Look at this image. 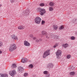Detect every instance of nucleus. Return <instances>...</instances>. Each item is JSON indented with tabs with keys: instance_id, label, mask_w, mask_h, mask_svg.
Wrapping results in <instances>:
<instances>
[{
	"instance_id": "nucleus-1",
	"label": "nucleus",
	"mask_w": 77,
	"mask_h": 77,
	"mask_svg": "<svg viewBox=\"0 0 77 77\" xmlns=\"http://www.w3.org/2000/svg\"><path fill=\"white\" fill-rule=\"evenodd\" d=\"M16 48H17V46L15 44H11L9 46V51L11 52H12V51H13L16 50Z\"/></svg>"
},
{
	"instance_id": "nucleus-2",
	"label": "nucleus",
	"mask_w": 77,
	"mask_h": 77,
	"mask_svg": "<svg viewBox=\"0 0 77 77\" xmlns=\"http://www.w3.org/2000/svg\"><path fill=\"white\" fill-rule=\"evenodd\" d=\"M55 54L57 58L59 59L61 57V56H62V51L60 50H58L55 53Z\"/></svg>"
},
{
	"instance_id": "nucleus-3",
	"label": "nucleus",
	"mask_w": 77,
	"mask_h": 77,
	"mask_svg": "<svg viewBox=\"0 0 77 77\" xmlns=\"http://www.w3.org/2000/svg\"><path fill=\"white\" fill-rule=\"evenodd\" d=\"M37 11L40 12V14L41 15H43L44 14H45L46 11L44 9H42L41 8H37Z\"/></svg>"
},
{
	"instance_id": "nucleus-4",
	"label": "nucleus",
	"mask_w": 77,
	"mask_h": 77,
	"mask_svg": "<svg viewBox=\"0 0 77 77\" xmlns=\"http://www.w3.org/2000/svg\"><path fill=\"white\" fill-rule=\"evenodd\" d=\"M50 50H47L44 53L43 55V58H45L47 57L48 56V55H50Z\"/></svg>"
},
{
	"instance_id": "nucleus-5",
	"label": "nucleus",
	"mask_w": 77,
	"mask_h": 77,
	"mask_svg": "<svg viewBox=\"0 0 77 77\" xmlns=\"http://www.w3.org/2000/svg\"><path fill=\"white\" fill-rule=\"evenodd\" d=\"M41 20H41V19L40 17H37L35 18V23H36V24H38L41 23Z\"/></svg>"
},
{
	"instance_id": "nucleus-6",
	"label": "nucleus",
	"mask_w": 77,
	"mask_h": 77,
	"mask_svg": "<svg viewBox=\"0 0 77 77\" xmlns=\"http://www.w3.org/2000/svg\"><path fill=\"white\" fill-rule=\"evenodd\" d=\"M9 74L10 75H11V76L14 77L15 74H17V73L16 72V71L14 70H13L11 71H10L9 72Z\"/></svg>"
},
{
	"instance_id": "nucleus-7",
	"label": "nucleus",
	"mask_w": 77,
	"mask_h": 77,
	"mask_svg": "<svg viewBox=\"0 0 77 77\" xmlns=\"http://www.w3.org/2000/svg\"><path fill=\"white\" fill-rule=\"evenodd\" d=\"M11 37L12 38V39H14V40H16V41H18V37L16 36L15 34L12 35L11 36Z\"/></svg>"
},
{
	"instance_id": "nucleus-8",
	"label": "nucleus",
	"mask_w": 77,
	"mask_h": 77,
	"mask_svg": "<svg viewBox=\"0 0 77 77\" xmlns=\"http://www.w3.org/2000/svg\"><path fill=\"white\" fill-rule=\"evenodd\" d=\"M24 45L25 46H26V47H29L30 45V43L28 42L26 40H25L24 42Z\"/></svg>"
},
{
	"instance_id": "nucleus-9",
	"label": "nucleus",
	"mask_w": 77,
	"mask_h": 77,
	"mask_svg": "<svg viewBox=\"0 0 77 77\" xmlns=\"http://www.w3.org/2000/svg\"><path fill=\"white\" fill-rule=\"evenodd\" d=\"M24 69L23 68H18V69L17 71L18 72H23Z\"/></svg>"
},
{
	"instance_id": "nucleus-10",
	"label": "nucleus",
	"mask_w": 77,
	"mask_h": 77,
	"mask_svg": "<svg viewBox=\"0 0 77 77\" xmlns=\"http://www.w3.org/2000/svg\"><path fill=\"white\" fill-rule=\"evenodd\" d=\"M0 77H8V75L7 74H2L0 73Z\"/></svg>"
},
{
	"instance_id": "nucleus-11",
	"label": "nucleus",
	"mask_w": 77,
	"mask_h": 77,
	"mask_svg": "<svg viewBox=\"0 0 77 77\" xmlns=\"http://www.w3.org/2000/svg\"><path fill=\"white\" fill-rule=\"evenodd\" d=\"M24 28H25V26H20L18 27V29L20 30L24 29Z\"/></svg>"
},
{
	"instance_id": "nucleus-12",
	"label": "nucleus",
	"mask_w": 77,
	"mask_h": 77,
	"mask_svg": "<svg viewBox=\"0 0 77 77\" xmlns=\"http://www.w3.org/2000/svg\"><path fill=\"white\" fill-rule=\"evenodd\" d=\"M21 61L22 63H26L27 62V58H22Z\"/></svg>"
},
{
	"instance_id": "nucleus-13",
	"label": "nucleus",
	"mask_w": 77,
	"mask_h": 77,
	"mask_svg": "<svg viewBox=\"0 0 77 77\" xmlns=\"http://www.w3.org/2000/svg\"><path fill=\"white\" fill-rule=\"evenodd\" d=\"M69 46V45H68V44L67 43L64 44L63 45H62V46L63 47H64V48H66L68 47Z\"/></svg>"
},
{
	"instance_id": "nucleus-14",
	"label": "nucleus",
	"mask_w": 77,
	"mask_h": 77,
	"mask_svg": "<svg viewBox=\"0 0 77 77\" xmlns=\"http://www.w3.org/2000/svg\"><path fill=\"white\" fill-rule=\"evenodd\" d=\"M49 5L50 6H54V3L53 2H49Z\"/></svg>"
},
{
	"instance_id": "nucleus-15",
	"label": "nucleus",
	"mask_w": 77,
	"mask_h": 77,
	"mask_svg": "<svg viewBox=\"0 0 77 77\" xmlns=\"http://www.w3.org/2000/svg\"><path fill=\"white\" fill-rule=\"evenodd\" d=\"M53 28L54 30H57L58 26H57V25H53Z\"/></svg>"
},
{
	"instance_id": "nucleus-16",
	"label": "nucleus",
	"mask_w": 77,
	"mask_h": 77,
	"mask_svg": "<svg viewBox=\"0 0 77 77\" xmlns=\"http://www.w3.org/2000/svg\"><path fill=\"white\" fill-rule=\"evenodd\" d=\"M42 33L43 35H47V32L45 31H43L42 32Z\"/></svg>"
},
{
	"instance_id": "nucleus-17",
	"label": "nucleus",
	"mask_w": 77,
	"mask_h": 77,
	"mask_svg": "<svg viewBox=\"0 0 77 77\" xmlns=\"http://www.w3.org/2000/svg\"><path fill=\"white\" fill-rule=\"evenodd\" d=\"M46 35V38L48 39H49L50 38L52 37V36H51L50 34H47Z\"/></svg>"
},
{
	"instance_id": "nucleus-18",
	"label": "nucleus",
	"mask_w": 77,
	"mask_h": 77,
	"mask_svg": "<svg viewBox=\"0 0 77 77\" xmlns=\"http://www.w3.org/2000/svg\"><path fill=\"white\" fill-rule=\"evenodd\" d=\"M63 29H64V26H61L59 28V30H63Z\"/></svg>"
},
{
	"instance_id": "nucleus-19",
	"label": "nucleus",
	"mask_w": 77,
	"mask_h": 77,
	"mask_svg": "<svg viewBox=\"0 0 77 77\" xmlns=\"http://www.w3.org/2000/svg\"><path fill=\"white\" fill-rule=\"evenodd\" d=\"M70 75H74L75 74V72H72L69 73Z\"/></svg>"
},
{
	"instance_id": "nucleus-20",
	"label": "nucleus",
	"mask_w": 77,
	"mask_h": 77,
	"mask_svg": "<svg viewBox=\"0 0 77 77\" xmlns=\"http://www.w3.org/2000/svg\"><path fill=\"white\" fill-rule=\"evenodd\" d=\"M12 66L13 68H17V65L15 63L13 64L12 65Z\"/></svg>"
},
{
	"instance_id": "nucleus-21",
	"label": "nucleus",
	"mask_w": 77,
	"mask_h": 77,
	"mask_svg": "<svg viewBox=\"0 0 77 77\" xmlns=\"http://www.w3.org/2000/svg\"><path fill=\"white\" fill-rule=\"evenodd\" d=\"M70 38L71 40H75V37H74V36L71 37Z\"/></svg>"
},
{
	"instance_id": "nucleus-22",
	"label": "nucleus",
	"mask_w": 77,
	"mask_h": 77,
	"mask_svg": "<svg viewBox=\"0 0 77 77\" xmlns=\"http://www.w3.org/2000/svg\"><path fill=\"white\" fill-rule=\"evenodd\" d=\"M23 76L24 77H27V76H28V73H25L23 75Z\"/></svg>"
},
{
	"instance_id": "nucleus-23",
	"label": "nucleus",
	"mask_w": 77,
	"mask_h": 77,
	"mask_svg": "<svg viewBox=\"0 0 77 77\" xmlns=\"http://www.w3.org/2000/svg\"><path fill=\"white\" fill-rule=\"evenodd\" d=\"M39 6H41L42 7L44 6V4L43 3H41L39 4Z\"/></svg>"
},
{
	"instance_id": "nucleus-24",
	"label": "nucleus",
	"mask_w": 77,
	"mask_h": 77,
	"mask_svg": "<svg viewBox=\"0 0 77 77\" xmlns=\"http://www.w3.org/2000/svg\"><path fill=\"white\" fill-rule=\"evenodd\" d=\"M50 11H53V7H50L49 8Z\"/></svg>"
},
{
	"instance_id": "nucleus-25",
	"label": "nucleus",
	"mask_w": 77,
	"mask_h": 77,
	"mask_svg": "<svg viewBox=\"0 0 77 77\" xmlns=\"http://www.w3.org/2000/svg\"><path fill=\"white\" fill-rule=\"evenodd\" d=\"M29 14V10H27L26 11V15H28Z\"/></svg>"
},
{
	"instance_id": "nucleus-26",
	"label": "nucleus",
	"mask_w": 77,
	"mask_h": 77,
	"mask_svg": "<svg viewBox=\"0 0 77 77\" xmlns=\"http://www.w3.org/2000/svg\"><path fill=\"white\" fill-rule=\"evenodd\" d=\"M43 74H48V71H44L43 72Z\"/></svg>"
},
{
	"instance_id": "nucleus-27",
	"label": "nucleus",
	"mask_w": 77,
	"mask_h": 77,
	"mask_svg": "<svg viewBox=\"0 0 77 77\" xmlns=\"http://www.w3.org/2000/svg\"><path fill=\"white\" fill-rule=\"evenodd\" d=\"M67 59H70L71 58V55H68L67 56Z\"/></svg>"
},
{
	"instance_id": "nucleus-28",
	"label": "nucleus",
	"mask_w": 77,
	"mask_h": 77,
	"mask_svg": "<svg viewBox=\"0 0 77 77\" xmlns=\"http://www.w3.org/2000/svg\"><path fill=\"white\" fill-rule=\"evenodd\" d=\"M2 45H3V42L0 41V47H2Z\"/></svg>"
},
{
	"instance_id": "nucleus-29",
	"label": "nucleus",
	"mask_w": 77,
	"mask_h": 77,
	"mask_svg": "<svg viewBox=\"0 0 77 77\" xmlns=\"http://www.w3.org/2000/svg\"><path fill=\"white\" fill-rule=\"evenodd\" d=\"M58 43H56V44L54 46V48H56L57 46H58Z\"/></svg>"
},
{
	"instance_id": "nucleus-30",
	"label": "nucleus",
	"mask_w": 77,
	"mask_h": 77,
	"mask_svg": "<svg viewBox=\"0 0 77 77\" xmlns=\"http://www.w3.org/2000/svg\"><path fill=\"white\" fill-rule=\"evenodd\" d=\"M48 65L49 66H51V67L53 66V65L52 63H49Z\"/></svg>"
},
{
	"instance_id": "nucleus-31",
	"label": "nucleus",
	"mask_w": 77,
	"mask_h": 77,
	"mask_svg": "<svg viewBox=\"0 0 77 77\" xmlns=\"http://www.w3.org/2000/svg\"><path fill=\"white\" fill-rule=\"evenodd\" d=\"M29 68H33V66L32 64H30L29 66Z\"/></svg>"
},
{
	"instance_id": "nucleus-32",
	"label": "nucleus",
	"mask_w": 77,
	"mask_h": 77,
	"mask_svg": "<svg viewBox=\"0 0 77 77\" xmlns=\"http://www.w3.org/2000/svg\"><path fill=\"white\" fill-rule=\"evenodd\" d=\"M55 39H59V36H57V35H55Z\"/></svg>"
},
{
	"instance_id": "nucleus-33",
	"label": "nucleus",
	"mask_w": 77,
	"mask_h": 77,
	"mask_svg": "<svg viewBox=\"0 0 77 77\" xmlns=\"http://www.w3.org/2000/svg\"><path fill=\"white\" fill-rule=\"evenodd\" d=\"M45 21L44 20H42V24H45Z\"/></svg>"
},
{
	"instance_id": "nucleus-34",
	"label": "nucleus",
	"mask_w": 77,
	"mask_h": 77,
	"mask_svg": "<svg viewBox=\"0 0 77 77\" xmlns=\"http://www.w3.org/2000/svg\"><path fill=\"white\" fill-rule=\"evenodd\" d=\"M50 77V75L49 74L46 75L45 76V77Z\"/></svg>"
},
{
	"instance_id": "nucleus-35",
	"label": "nucleus",
	"mask_w": 77,
	"mask_h": 77,
	"mask_svg": "<svg viewBox=\"0 0 77 77\" xmlns=\"http://www.w3.org/2000/svg\"><path fill=\"white\" fill-rule=\"evenodd\" d=\"M10 2L11 3H12L14 2V0H10Z\"/></svg>"
},
{
	"instance_id": "nucleus-36",
	"label": "nucleus",
	"mask_w": 77,
	"mask_h": 77,
	"mask_svg": "<svg viewBox=\"0 0 77 77\" xmlns=\"http://www.w3.org/2000/svg\"><path fill=\"white\" fill-rule=\"evenodd\" d=\"M29 36L30 38H33V35L32 34H31L29 35Z\"/></svg>"
},
{
	"instance_id": "nucleus-37",
	"label": "nucleus",
	"mask_w": 77,
	"mask_h": 77,
	"mask_svg": "<svg viewBox=\"0 0 77 77\" xmlns=\"http://www.w3.org/2000/svg\"><path fill=\"white\" fill-rule=\"evenodd\" d=\"M35 42H39V40H38V39H36L35 40Z\"/></svg>"
},
{
	"instance_id": "nucleus-38",
	"label": "nucleus",
	"mask_w": 77,
	"mask_h": 77,
	"mask_svg": "<svg viewBox=\"0 0 77 77\" xmlns=\"http://www.w3.org/2000/svg\"><path fill=\"white\" fill-rule=\"evenodd\" d=\"M33 39L34 40H35V39H36V37H34L33 38Z\"/></svg>"
},
{
	"instance_id": "nucleus-39",
	"label": "nucleus",
	"mask_w": 77,
	"mask_h": 77,
	"mask_svg": "<svg viewBox=\"0 0 77 77\" xmlns=\"http://www.w3.org/2000/svg\"><path fill=\"white\" fill-rule=\"evenodd\" d=\"M39 41H42V39L41 38H40L39 39Z\"/></svg>"
},
{
	"instance_id": "nucleus-40",
	"label": "nucleus",
	"mask_w": 77,
	"mask_h": 77,
	"mask_svg": "<svg viewBox=\"0 0 77 77\" xmlns=\"http://www.w3.org/2000/svg\"><path fill=\"white\" fill-rule=\"evenodd\" d=\"M2 53V51L0 50V54H1Z\"/></svg>"
},
{
	"instance_id": "nucleus-41",
	"label": "nucleus",
	"mask_w": 77,
	"mask_h": 77,
	"mask_svg": "<svg viewBox=\"0 0 77 77\" xmlns=\"http://www.w3.org/2000/svg\"><path fill=\"white\" fill-rule=\"evenodd\" d=\"M2 6V5L0 4V7Z\"/></svg>"
},
{
	"instance_id": "nucleus-42",
	"label": "nucleus",
	"mask_w": 77,
	"mask_h": 77,
	"mask_svg": "<svg viewBox=\"0 0 77 77\" xmlns=\"http://www.w3.org/2000/svg\"><path fill=\"white\" fill-rule=\"evenodd\" d=\"M71 68H73V66H71Z\"/></svg>"
}]
</instances>
